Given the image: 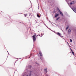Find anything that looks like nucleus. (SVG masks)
<instances>
[{"instance_id":"nucleus-18","label":"nucleus","mask_w":76,"mask_h":76,"mask_svg":"<svg viewBox=\"0 0 76 76\" xmlns=\"http://www.w3.org/2000/svg\"><path fill=\"white\" fill-rule=\"evenodd\" d=\"M31 73H30V76H31Z\"/></svg>"},{"instance_id":"nucleus-8","label":"nucleus","mask_w":76,"mask_h":76,"mask_svg":"<svg viewBox=\"0 0 76 76\" xmlns=\"http://www.w3.org/2000/svg\"><path fill=\"white\" fill-rule=\"evenodd\" d=\"M44 70L45 71H46V73H47V72H48L47 69H44Z\"/></svg>"},{"instance_id":"nucleus-19","label":"nucleus","mask_w":76,"mask_h":76,"mask_svg":"<svg viewBox=\"0 0 76 76\" xmlns=\"http://www.w3.org/2000/svg\"><path fill=\"white\" fill-rule=\"evenodd\" d=\"M30 66V67H31V66Z\"/></svg>"},{"instance_id":"nucleus-2","label":"nucleus","mask_w":76,"mask_h":76,"mask_svg":"<svg viewBox=\"0 0 76 76\" xmlns=\"http://www.w3.org/2000/svg\"><path fill=\"white\" fill-rule=\"evenodd\" d=\"M75 2L74 1H72L70 3V5H72V4H75Z\"/></svg>"},{"instance_id":"nucleus-5","label":"nucleus","mask_w":76,"mask_h":76,"mask_svg":"<svg viewBox=\"0 0 76 76\" xmlns=\"http://www.w3.org/2000/svg\"><path fill=\"white\" fill-rule=\"evenodd\" d=\"M58 12H60V15H62V16H63V13H62V12H61V11H60L59 12L58 11Z\"/></svg>"},{"instance_id":"nucleus-16","label":"nucleus","mask_w":76,"mask_h":76,"mask_svg":"<svg viewBox=\"0 0 76 76\" xmlns=\"http://www.w3.org/2000/svg\"><path fill=\"white\" fill-rule=\"evenodd\" d=\"M72 53L73 54V55H75V54L74 53V52H72Z\"/></svg>"},{"instance_id":"nucleus-10","label":"nucleus","mask_w":76,"mask_h":76,"mask_svg":"<svg viewBox=\"0 0 76 76\" xmlns=\"http://www.w3.org/2000/svg\"><path fill=\"white\" fill-rule=\"evenodd\" d=\"M57 34L59 35V36H60V37H61V34H60V33H58Z\"/></svg>"},{"instance_id":"nucleus-3","label":"nucleus","mask_w":76,"mask_h":76,"mask_svg":"<svg viewBox=\"0 0 76 76\" xmlns=\"http://www.w3.org/2000/svg\"><path fill=\"white\" fill-rule=\"evenodd\" d=\"M39 54L40 56H42V53H41V51H40L39 52Z\"/></svg>"},{"instance_id":"nucleus-4","label":"nucleus","mask_w":76,"mask_h":76,"mask_svg":"<svg viewBox=\"0 0 76 76\" xmlns=\"http://www.w3.org/2000/svg\"><path fill=\"white\" fill-rule=\"evenodd\" d=\"M72 10L74 12H75V13H76V9H74L73 8H72Z\"/></svg>"},{"instance_id":"nucleus-22","label":"nucleus","mask_w":76,"mask_h":76,"mask_svg":"<svg viewBox=\"0 0 76 76\" xmlns=\"http://www.w3.org/2000/svg\"><path fill=\"white\" fill-rule=\"evenodd\" d=\"M38 36V35H37V37Z\"/></svg>"},{"instance_id":"nucleus-6","label":"nucleus","mask_w":76,"mask_h":76,"mask_svg":"<svg viewBox=\"0 0 76 76\" xmlns=\"http://www.w3.org/2000/svg\"><path fill=\"white\" fill-rule=\"evenodd\" d=\"M58 15H59V14H55V18H57V16H58Z\"/></svg>"},{"instance_id":"nucleus-14","label":"nucleus","mask_w":76,"mask_h":76,"mask_svg":"<svg viewBox=\"0 0 76 76\" xmlns=\"http://www.w3.org/2000/svg\"><path fill=\"white\" fill-rule=\"evenodd\" d=\"M70 41L71 42H72V39H70Z\"/></svg>"},{"instance_id":"nucleus-9","label":"nucleus","mask_w":76,"mask_h":76,"mask_svg":"<svg viewBox=\"0 0 76 76\" xmlns=\"http://www.w3.org/2000/svg\"><path fill=\"white\" fill-rule=\"evenodd\" d=\"M69 26H67L66 28V31H67V29H68V28H69Z\"/></svg>"},{"instance_id":"nucleus-1","label":"nucleus","mask_w":76,"mask_h":76,"mask_svg":"<svg viewBox=\"0 0 76 76\" xmlns=\"http://www.w3.org/2000/svg\"><path fill=\"white\" fill-rule=\"evenodd\" d=\"M36 34H35L34 35L32 36L33 40L34 41H36V37H36Z\"/></svg>"},{"instance_id":"nucleus-11","label":"nucleus","mask_w":76,"mask_h":76,"mask_svg":"<svg viewBox=\"0 0 76 76\" xmlns=\"http://www.w3.org/2000/svg\"><path fill=\"white\" fill-rule=\"evenodd\" d=\"M37 16L38 17V18H40V16H39V15H38V14H37Z\"/></svg>"},{"instance_id":"nucleus-15","label":"nucleus","mask_w":76,"mask_h":76,"mask_svg":"<svg viewBox=\"0 0 76 76\" xmlns=\"http://www.w3.org/2000/svg\"><path fill=\"white\" fill-rule=\"evenodd\" d=\"M24 16H25V17H26V16H27V14H24Z\"/></svg>"},{"instance_id":"nucleus-12","label":"nucleus","mask_w":76,"mask_h":76,"mask_svg":"<svg viewBox=\"0 0 76 76\" xmlns=\"http://www.w3.org/2000/svg\"><path fill=\"white\" fill-rule=\"evenodd\" d=\"M57 9L58 11V12H60V9H59V8H57Z\"/></svg>"},{"instance_id":"nucleus-21","label":"nucleus","mask_w":76,"mask_h":76,"mask_svg":"<svg viewBox=\"0 0 76 76\" xmlns=\"http://www.w3.org/2000/svg\"><path fill=\"white\" fill-rule=\"evenodd\" d=\"M26 76H28V75H27Z\"/></svg>"},{"instance_id":"nucleus-7","label":"nucleus","mask_w":76,"mask_h":76,"mask_svg":"<svg viewBox=\"0 0 76 76\" xmlns=\"http://www.w3.org/2000/svg\"><path fill=\"white\" fill-rule=\"evenodd\" d=\"M70 32H71V30L69 29L68 30V34H70Z\"/></svg>"},{"instance_id":"nucleus-17","label":"nucleus","mask_w":76,"mask_h":76,"mask_svg":"<svg viewBox=\"0 0 76 76\" xmlns=\"http://www.w3.org/2000/svg\"><path fill=\"white\" fill-rule=\"evenodd\" d=\"M71 51H72V52H73V50H72L71 49Z\"/></svg>"},{"instance_id":"nucleus-20","label":"nucleus","mask_w":76,"mask_h":76,"mask_svg":"<svg viewBox=\"0 0 76 76\" xmlns=\"http://www.w3.org/2000/svg\"><path fill=\"white\" fill-rule=\"evenodd\" d=\"M31 34H32V33H31Z\"/></svg>"},{"instance_id":"nucleus-13","label":"nucleus","mask_w":76,"mask_h":76,"mask_svg":"<svg viewBox=\"0 0 76 76\" xmlns=\"http://www.w3.org/2000/svg\"><path fill=\"white\" fill-rule=\"evenodd\" d=\"M60 19V17H58L57 19H56V20H58V19Z\"/></svg>"}]
</instances>
